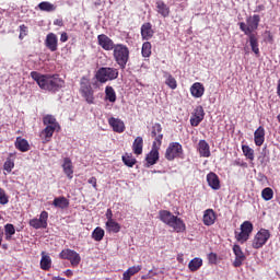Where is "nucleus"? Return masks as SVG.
<instances>
[{"mask_svg": "<svg viewBox=\"0 0 280 280\" xmlns=\"http://www.w3.org/2000/svg\"><path fill=\"white\" fill-rule=\"evenodd\" d=\"M114 58L120 69H126V65H128V59L130 58V50L124 45H116L114 47Z\"/></svg>", "mask_w": 280, "mask_h": 280, "instance_id": "f257e3e1", "label": "nucleus"}, {"mask_svg": "<svg viewBox=\"0 0 280 280\" xmlns=\"http://www.w3.org/2000/svg\"><path fill=\"white\" fill-rule=\"evenodd\" d=\"M95 78L101 84H104L108 81L117 80L119 78V70L116 68H100Z\"/></svg>", "mask_w": 280, "mask_h": 280, "instance_id": "f03ea898", "label": "nucleus"}, {"mask_svg": "<svg viewBox=\"0 0 280 280\" xmlns=\"http://www.w3.org/2000/svg\"><path fill=\"white\" fill-rule=\"evenodd\" d=\"M42 89L44 91L56 92L59 89H62V80H60V78H58V75H54V77L46 75V79H44Z\"/></svg>", "mask_w": 280, "mask_h": 280, "instance_id": "7ed1b4c3", "label": "nucleus"}, {"mask_svg": "<svg viewBox=\"0 0 280 280\" xmlns=\"http://www.w3.org/2000/svg\"><path fill=\"white\" fill-rule=\"evenodd\" d=\"M60 259H68L73 268H78L80 266V261H82V257L80 254L73 249H63L59 254Z\"/></svg>", "mask_w": 280, "mask_h": 280, "instance_id": "20e7f679", "label": "nucleus"}, {"mask_svg": "<svg viewBox=\"0 0 280 280\" xmlns=\"http://www.w3.org/2000/svg\"><path fill=\"white\" fill-rule=\"evenodd\" d=\"M180 154H183V145L178 142H172L166 149L165 159L167 161H174V159H178Z\"/></svg>", "mask_w": 280, "mask_h": 280, "instance_id": "39448f33", "label": "nucleus"}, {"mask_svg": "<svg viewBox=\"0 0 280 280\" xmlns=\"http://www.w3.org/2000/svg\"><path fill=\"white\" fill-rule=\"evenodd\" d=\"M268 240H270V231L261 229L254 237L253 248H261Z\"/></svg>", "mask_w": 280, "mask_h": 280, "instance_id": "423d86ee", "label": "nucleus"}, {"mask_svg": "<svg viewBox=\"0 0 280 280\" xmlns=\"http://www.w3.org/2000/svg\"><path fill=\"white\" fill-rule=\"evenodd\" d=\"M81 93L88 104H93L95 100L93 96V88H91V83H89V80L85 78H83L81 81Z\"/></svg>", "mask_w": 280, "mask_h": 280, "instance_id": "0eeeda50", "label": "nucleus"}, {"mask_svg": "<svg viewBox=\"0 0 280 280\" xmlns=\"http://www.w3.org/2000/svg\"><path fill=\"white\" fill-rule=\"evenodd\" d=\"M250 233H253V223H250V221H245L241 225V232L236 238L238 242H246L248 237H250Z\"/></svg>", "mask_w": 280, "mask_h": 280, "instance_id": "6e6552de", "label": "nucleus"}, {"mask_svg": "<svg viewBox=\"0 0 280 280\" xmlns=\"http://www.w3.org/2000/svg\"><path fill=\"white\" fill-rule=\"evenodd\" d=\"M159 148H161V145L156 144V142H153L151 151L145 156L147 167L156 165V162L159 161Z\"/></svg>", "mask_w": 280, "mask_h": 280, "instance_id": "1a4fd4ad", "label": "nucleus"}, {"mask_svg": "<svg viewBox=\"0 0 280 280\" xmlns=\"http://www.w3.org/2000/svg\"><path fill=\"white\" fill-rule=\"evenodd\" d=\"M49 218V213L47 211H43L39 215V219H32L30 221V226L33 229H47V220Z\"/></svg>", "mask_w": 280, "mask_h": 280, "instance_id": "9d476101", "label": "nucleus"}, {"mask_svg": "<svg viewBox=\"0 0 280 280\" xmlns=\"http://www.w3.org/2000/svg\"><path fill=\"white\" fill-rule=\"evenodd\" d=\"M233 253L235 255L233 266L235 268H240V266H242V264H244V261L246 260V255H244V252H242V247H240V245L233 246Z\"/></svg>", "mask_w": 280, "mask_h": 280, "instance_id": "9b49d317", "label": "nucleus"}, {"mask_svg": "<svg viewBox=\"0 0 280 280\" xmlns=\"http://www.w3.org/2000/svg\"><path fill=\"white\" fill-rule=\"evenodd\" d=\"M98 45L105 49V51H110L112 49H115V44L113 43V39H110L108 36L102 34L97 36Z\"/></svg>", "mask_w": 280, "mask_h": 280, "instance_id": "f8f14e48", "label": "nucleus"}, {"mask_svg": "<svg viewBox=\"0 0 280 280\" xmlns=\"http://www.w3.org/2000/svg\"><path fill=\"white\" fill-rule=\"evenodd\" d=\"M163 127H161V124L156 122L152 126L151 137L155 139V143L158 145H161V141H163Z\"/></svg>", "mask_w": 280, "mask_h": 280, "instance_id": "ddd939ff", "label": "nucleus"}, {"mask_svg": "<svg viewBox=\"0 0 280 280\" xmlns=\"http://www.w3.org/2000/svg\"><path fill=\"white\" fill-rule=\"evenodd\" d=\"M202 119H205V109L202 108V106H198L195 109L194 117L190 118V125L195 127L199 126Z\"/></svg>", "mask_w": 280, "mask_h": 280, "instance_id": "4468645a", "label": "nucleus"}, {"mask_svg": "<svg viewBox=\"0 0 280 280\" xmlns=\"http://www.w3.org/2000/svg\"><path fill=\"white\" fill-rule=\"evenodd\" d=\"M109 126H112L114 132H124L126 130V125L124 124V120L115 117H110L108 119Z\"/></svg>", "mask_w": 280, "mask_h": 280, "instance_id": "2eb2a0df", "label": "nucleus"}, {"mask_svg": "<svg viewBox=\"0 0 280 280\" xmlns=\"http://www.w3.org/2000/svg\"><path fill=\"white\" fill-rule=\"evenodd\" d=\"M46 47L51 51H58V37L54 33H49L46 36Z\"/></svg>", "mask_w": 280, "mask_h": 280, "instance_id": "dca6fc26", "label": "nucleus"}, {"mask_svg": "<svg viewBox=\"0 0 280 280\" xmlns=\"http://www.w3.org/2000/svg\"><path fill=\"white\" fill-rule=\"evenodd\" d=\"M56 130H58V127H56L55 125L52 126H46V128L42 131V139L44 140V143H49L51 137H54V132H56Z\"/></svg>", "mask_w": 280, "mask_h": 280, "instance_id": "f3484780", "label": "nucleus"}, {"mask_svg": "<svg viewBox=\"0 0 280 280\" xmlns=\"http://www.w3.org/2000/svg\"><path fill=\"white\" fill-rule=\"evenodd\" d=\"M254 141L255 144L258 147L264 145V141H266V130L264 129V127H259L256 129V131L254 132Z\"/></svg>", "mask_w": 280, "mask_h": 280, "instance_id": "a211bd4d", "label": "nucleus"}, {"mask_svg": "<svg viewBox=\"0 0 280 280\" xmlns=\"http://www.w3.org/2000/svg\"><path fill=\"white\" fill-rule=\"evenodd\" d=\"M215 211L213 209H207L203 212V224L206 226H213L215 224Z\"/></svg>", "mask_w": 280, "mask_h": 280, "instance_id": "6ab92c4d", "label": "nucleus"}, {"mask_svg": "<svg viewBox=\"0 0 280 280\" xmlns=\"http://www.w3.org/2000/svg\"><path fill=\"white\" fill-rule=\"evenodd\" d=\"M141 36L143 40H150L154 36V30H152V24L147 22L141 26Z\"/></svg>", "mask_w": 280, "mask_h": 280, "instance_id": "aec40b11", "label": "nucleus"}, {"mask_svg": "<svg viewBox=\"0 0 280 280\" xmlns=\"http://www.w3.org/2000/svg\"><path fill=\"white\" fill-rule=\"evenodd\" d=\"M168 226H170L171 229H173V231H175L176 233H183V232L185 231V229H186L185 222L182 221V219L178 218V217H175V218L171 221V223H170Z\"/></svg>", "mask_w": 280, "mask_h": 280, "instance_id": "412c9836", "label": "nucleus"}, {"mask_svg": "<svg viewBox=\"0 0 280 280\" xmlns=\"http://www.w3.org/2000/svg\"><path fill=\"white\" fill-rule=\"evenodd\" d=\"M207 183L211 189H214L215 191L220 189V178L215 173H209L207 175Z\"/></svg>", "mask_w": 280, "mask_h": 280, "instance_id": "4be33fe9", "label": "nucleus"}, {"mask_svg": "<svg viewBox=\"0 0 280 280\" xmlns=\"http://www.w3.org/2000/svg\"><path fill=\"white\" fill-rule=\"evenodd\" d=\"M190 93L192 97H202L205 95V85L200 82H196L190 86Z\"/></svg>", "mask_w": 280, "mask_h": 280, "instance_id": "5701e85b", "label": "nucleus"}, {"mask_svg": "<svg viewBox=\"0 0 280 280\" xmlns=\"http://www.w3.org/2000/svg\"><path fill=\"white\" fill-rule=\"evenodd\" d=\"M198 150L200 156H203L205 159H209V156H211V150L207 141L200 140L198 143Z\"/></svg>", "mask_w": 280, "mask_h": 280, "instance_id": "b1692460", "label": "nucleus"}, {"mask_svg": "<svg viewBox=\"0 0 280 280\" xmlns=\"http://www.w3.org/2000/svg\"><path fill=\"white\" fill-rule=\"evenodd\" d=\"M62 167H63L65 174L71 180V178H73V164L71 162V159L69 158L63 159Z\"/></svg>", "mask_w": 280, "mask_h": 280, "instance_id": "393cba45", "label": "nucleus"}, {"mask_svg": "<svg viewBox=\"0 0 280 280\" xmlns=\"http://www.w3.org/2000/svg\"><path fill=\"white\" fill-rule=\"evenodd\" d=\"M159 215H160V220L162 222H164V224H166L167 226H170V224H172V221L174 220V218H176V215H174L172 212H170L167 210L160 211Z\"/></svg>", "mask_w": 280, "mask_h": 280, "instance_id": "a878e982", "label": "nucleus"}, {"mask_svg": "<svg viewBox=\"0 0 280 280\" xmlns=\"http://www.w3.org/2000/svg\"><path fill=\"white\" fill-rule=\"evenodd\" d=\"M15 148L20 150V152H27L30 150V142L19 137L16 138V141H15Z\"/></svg>", "mask_w": 280, "mask_h": 280, "instance_id": "bb28decb", "label": "nucleus"}, {"mask_svg": "<svg viewBox=\"0 0 280 280\" xmlns=\"http://www.w3.org/2000/svg\"><path fill=\"white\" fill-rule=\"evenodd\" d=\"M133 153L136 154H143V138L137 137L132 144Z\"/></svg>", "mask_w": 280, "mask_h": 280, "instance_id": "cd10ccee", "label": "nucleus"}, {"mask_svg": "<svg viewBox=\"0 0 280 280\" xmlns=\"http://www.w3.org/2000/svg\"><path fill=\"white\" fill-rule=\"evenodd\" d=\"M202 267V258H194L189 261L188 268L190 272H196L197 270H200Z\"/></svg>", "mask_w": 280, "mask_h": 280, "instance_id": "c85d7f7f", "label": "nucleus"}, {"mask_svg": "<svg viewBox=\"0 0 280 280\" xmlns=\"http://www.w3.org/2000/svg\"><path fill=\"white\" fill-rule=\"evenodd\" d=\"M52 205L58 209H67L69 207V200L66 197H58L54 199Z\"/></svg>", "mask_w": 280, "mask_h": 280, "instance_id": "c756f323", "label": "nucleus"}, {"mask_svg": "<svg viewBox=\"0 0 280 280\" xmlns=\"http://www.w3.org/2000/svg\"><path fill=\"white\" fill-rule=\"evenodd\" d=\"M40 268L42 270H49L51 268V257L42 252V259H40Z\"/></svg>", "mask_w": 280, "mask_h": 280, "instance_id": "7c9ffc66", "label": "nucleus"}, {"mask_svg": "<svg viewBox=\"0 0 280 280\" xmlns=\"http://www.w3.org/2000/svg\"><path fill=\"white\" fill-rule=\"evenodd\" d=\"M106 230L108 231V233H119L121 231V225H119V223H117L115 220L107 221Z\"/></svg>", "mask_w": 280, "mask_h": 280, "instance_id": "2f4dec72", "label": "nucleus"}, {"mask_svg": "<svg viewBox=\"0 0 280 280\" xmlns=\"http://www.w3.org/2000/svg\"><path fill=\"white\" fill-rule=\"evenodd\" d=\"M249 45L252 47V51H254V54H256V56L259 54V43L257 39V36L253 33L249 36Z\"/></svg>", "mask_w": 280, "mask_h": 280, "instance_id": "473e14b6", "label": "nucleus"}, {"mask_svg": "<svg viewBox=\"0 0 280 280\" xmlns=\"http://www.w3.org/2000/svg\"><path fill=\"white\" fill-rule=\"evenodd\" d=\"M105 95L108 102H112V103L117 102V94L115 93V89H113V86H106Z\"/></svg>", "mask_w": 280, "mask_h": 280, "instance_id": "72a5a7b5", "label": "nucleus"}, {"mask_svg": "<svg viewBox=\"0 0 280 280\" xmlns=\"http://www.w3.org/2000/svg\"><path fill=\"white\" fill-rule=\"evenodd\" d=\"M31 78H33L38 86L43 89V84L45 83V79L47 78V75H43L36 71H33L31 72Z\"/></svg>", "mask_w": 280, "mask_h": 280, "instance_id": "f704fd0d", "label": "nucleus"}, {"mask_svg": "<svg viewBox=\"0 0 280 280\" xmlns=\"http://www.w3.org/2000/svg\"><path fill=\"white\" fill-rule=\"evenodd\" d=\"M45 126H55V128H58L60 130V125L56 121V118L51 115H47L43 119Z\"/></svg>", "mask_w": 280, "mask_h": 280, "instance_id": "c9c22d12", "label": "nucleus"}, {"mask_svg": "<svg viewBox=\"0 0 280 280\" xmlns=\"http://www.w3.org/2000/svg\"><path fill=\"white\" fill-rule=\"evenodd\" d=\"M248 27L249 32H255L257 27H259V15H254L249 21H248Z\"/></svg>", "mask_w": 280, "mask_h": 280, "instance_id": "e433bc0d", "label": "nucleus"}, {"mask_svg": "<svg viewBox=\"0 0 280 280\" xmlns=\"http://www.w3.org/2000/svg\"><path fill=\"white\" fill-rule=\"evenodd\" d=\"M164 77L166 78L165 84L170 86V89H176L178 84L176 83V79L170 74L168 72H164Z\"/></svg>", "mask_w": 280, "mask_h": 280, "instance_id": "4c0bfd02", "label": "nucleus"}, {"mask_svg": "<svg viewBox=\"0 0 280 280\" xmlns=\"http://www.w3.org/2000/svg\"><path fill=\"white\" fill-rule=\"evenodd\" d=\"M242 150H243V154H244L247 159H249V161H255V151H254L250 147L244 144V145L242 147Z\"/></svg>", "mask_w": 280, "mask_h": 280, "instance_id": "58836bf2", "label": "nucleus"}, {"mask_svg": "<svg viewBox=\"0 0 280 280\" xmlns=\"http://www.w3.org/2000/svg\"><path fill=\"white\" fill-rule=\"evenodd\" d=\"M38 8L43 12H54L56 10V5H54L51 2H40Z\"/></svg>", "mask_w": 280, "mask_h": 280, "instance_id": "ea45409f", "label": "nucleus"}, {"mask_svg": "<svg viewBox=\"0 0 280 280\" xmlns=\"http://www.w3.org/2000/svg\"><path fill=\"white\" fill-rule=\"evenodd\" d=\"M158 12L162 14L164 18L170 16V7L163 2H158Z\"/></svg>", "mask_w": 280, "mask_h": 280, "instance_id": "a19ab883", "label": "nucleus"}, {"mask_svg": "<svg viewBox=\"0 0 280 280\" xmlns=\"http://www.w3.org/2000/svg\"><path fill=\"white\" fill-rule=\"evenodd\" d=\"M142 56L143 58H150L152 56V44L150 42H145L142 45Z\"/></svg>", "mask_w": 280, "mask_h": 280, "instance_id": "79ce46f5", "label": "nucleus"}, {"mask_svg": "<svg viewBox=\"0 0 280 280\" xmlns=\"http://www.w3.org/2000/svg\"><path fill=\"white\" fill-rule=\"evenodd\" d=\"M4 233H5V238L7 240H12V235L16 233V229H14V225L11 223H8L4 225Z\"/></svg>", "mask_w": 280, "mask_h": 280, "instance_id": "37998d69", "label": "nucleus"}, {"mask_svg": "<svg viewBox=\"0 0 280 280\" xmlns=\"http://www.w3.org/2000/svg\"><path fill=\"white\" fill-rule=\"evenodd\" d=\"M92 237L95 242H102L104 240V229L96 228L92 233Z\"/></svg>", "mask_w": 280, "mask_h": 280, "instance_id": "c03bdc74", "label": "nucleus"}, {"mask_svg": "<svg viewBox=\"0 0 280 280\" xmlns=\"http://www.w3.org/2000/svg\"><path fill=\"white\" fill-rule=\"evenodd\" d=\"M122 162L125 163V165H127V167H132V166L136 165L137 159H135L130 155H124L122 156Z\"/></svg>", "mask_w": 280, "mask_h": 280, "instance_id": "a18cd8bd", "label": "nucleus"}, {"mask_svg": "<svg viewBox=\"0 0 280 280\" xmlns=\"http://www.w3.org/2000/svg\"><path fill=\"white\" fill-rule=\"evenodd\" d=\"M275 195V192L272 191V188H265L261 191V197L264 198V200H272V196Z\"/></svg>", "mask_w": 280, "mask_h": 280, "instance_id": "49530a36", "label": "nucleus"}, {"mask_svg": "<svg viewBox=\"0 0 280 280\" xmlns=\"http://www.w3.org/2000/svg\"><path fill=\"white\" fill-rule=\"evenodd\" d=\"M3 170L10 174V172L14 170V161H12L11 159H8L4 162Z\"/></svg>", "mask_w": 280, "mask_h": 280, "instance_id": "de8ad7c7", "label": "nucleus"}, {"mask_svg": "<svg viewBox=\"0 0 280 280\" xmlns=\"http://www.w3.org/2000/svg\"><path fill=\"white\" fill-rule=\"evenodd\" d=\"M8 195H5V190H3V188L0 187V205H8Z\"/></svg>", "mask_w": 280, "mask_h": 280, "instance_id": "09e8293b", "label": "nucleus"}, {"mask_svg": "<svg viewBox=\"0 0 280 280\" xmlns=\"http://www.w3.org/2000/svg\"><path fill=\"white\" fill-rule=\"evenodd\" d=\"M240 30H242V32H244V34H246V36H249L250 34H253L250 32L249 26L248 25L246 26V23H244V22L240 23Z\"/></svg>", "mask_w": 280, "mask_h": 280, "instance_id": "8fccbe9b", "label": "nucleus"}, {"mask_svg": "<svg viewBox=\"0 0 280 280\" xmlns=\"http://www.w3.org/2000/svg\"><path fill=\"white\" fill-rule=\"evenodd\" d=\"M141 270V265H138V266H133V267H130L127 272L133 277V275H137V272H140Z\"/></svg>", "mask_w": 280, "mask_h": 280, "instance_id": "3c124183", "label": "nucleus"}, {"mask_svg": "<svg viewBox=\"0 0 280 280\" xmlns=\"http://www.w3.org/2000/svg\"><path fill=\"white\" fill-rule=\"evenodd\" d=\"M208 259H209V262H210V264H215V261H218V255L214 254V253H210V254L208 255Z\"/></svg>", "mask_w": 280, "mask_h": 280, "instance_id": "603ef678", "label": "nucleus"}, {"mask_svg": "<svg viewBox=\"0 0 280 280\" xmlns=\"http://www.w3.org/2000/svg\"><path fill=\"white\" fill-rule=\"evenodd\" d=\"M89 185H92V187L94 189H97V178L95 177H91L89 180H88Z\"/></svg>", "mask_w": 280, "mask_h": 280, "instance_id": "864d4df0", "label": "nucleus"}, {"mask_svg": "<svg viewBox=\"0 0 280 280\" xmlns=\"http://www.w3.org/2000/svg\"><path fill=\"white\" fill-rule=\"evenodd\" d=\"M106 219H107V222H112V221H114V219H113V210H110V209H107V211H106Z\"/></svg>", "mask_w": 280, "mask_h": 280, "instance_id": "5fc2aeb1", "label": "nucleus"}, {"mask_svg": "<svg viewBox=\"0 0 280 280\" xmlns=\"http://www.w3.org/2000/svg\"><path fill=\"white\" fill-rule=\"evenodd\" d=\"M20 33L24 34V36H27V26H25V24L20 26Z\"/></svg>", "mask_w": 280, "mask_h": 280, "instance_id": "6e6d98bb", "label": "nucleus"}, {"mask_svg": "<svg viewBox=\"0 0 280 280\" xmlns=\"http://www.w3.org/2000/svg\"><path fill=\"white\" fill-rule=\"evenodd\" d=\"M60 40L61 43H67V40H69V35H67V33H62L60 36Z\"/></svg>", "mask_w": 280, "mask_h": 280, "instance_id": "4d7b16f0", "label": "nucleus"}, {"mask_svg": "<svg viewBox=\"0 0 280 280\" xmlns=\"http://www.w3.org/2000/svg\"><path fill=\"white\" fill-rule=\"evenodd\" d=\"M131 277H132V276H131L128 271H125V272L122 273V280H130Z\"/></svg>", "mask_w": 280, "mask_h": 280, "instance_id": "13d9d810", "label": "nucleus"}, {"mask_svg": "<svg viewBox=\"0 0 280 280\" xmlns=\"http://www.w3.org/2000/svg\"><path fill=\"white\" fill-rule=\"evenodd\" d=\"M152 277H156V273H153V275L147 273L142 276L141 279H152Z\"/></svg>", "mask_w": 280, "mask_h": 280, "instance_id": "bf43d9fd", "label": "nucleus"}, {"mask_svg": "<svg viewBox=\"0 0 280 280\" xmlns=\"http://www.w3.org/2000/svg\"><path fill=\"white\" fill-rule=\"evenodd\" d=\"M55 25H58L59 27H62L63 23H62V20H56L54 22Z\"/></svg>", "mask_w": 280, "mask_h": 280, "instance_id": "052dcab7", "label": "nucleus"}, {"mask_svg": "<svg viewBox=\"0 0 280 280\" xmlns=\"http://www.w3.org/2000/svg\"><path fill=\"white\" fill-rule=\"evenodd\" d=\"M67 277H73V271L71 269L66 270Z\"/></svg>", "mask_w": 280, "mask_h": 280, "instance_id": "680f3d73", "label": "nucleus"}, {"mask_svg": "<svg viewBox=\"0 0 280 280\" xmlns=\"http://www.w3.org/2000/svg\"><path fill=\"white\" fill-rule=\"evenodd\" d=\"M1 242H3V232L0 230V246H1Z\"/></svg>", "mask_w": 280, "mask_h": 280, "instance_id": "e2e57ef3", "label": "nucleus"}, {"mask_svg": "<svg viewBox=\"0 0 280 280\" xmlns=\"http://www.w3.org/2000/svg\"><path fill=\"white\" fill-rule=\"evenodd\" d=\"M148 275H156V272H153L152 270H149Z\"/></svg>", "mask_w": 280, "mask_h": 280, "instance_id": "0e129e2a", "label": "nucleus"}, {"mask_svg": "<svg viewBox=\"0 0 280 280\" xmlns=\"http://www.w3.org/2000/svg\"><path fill=\"white\" fill-rule=\"evenodd\" d=\"M23 36H25L23 33H20V38H23Z\"/></svg>", "mask_w": 280, "mask_h": 280, "instance_id": "69168bd1", "label": "nucleus"}]
</instances>
